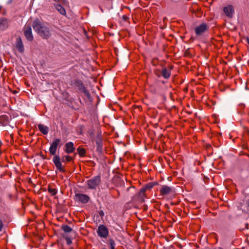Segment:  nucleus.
<instances>
[{
  "label": "nucleus",
  "instance_id": "1",
  "mask_svg": "<svg viewBox=\"0 0 249 249\" xmlns=\"http://www.w3.org/2000/svg\"><path fill=\"white\" fill-rule=\"evenodd\" d=\"M62 144L60 139H54L51 144L49 148V152L52 155L54 156L53 161L57 169H58L60 172H64L65 169L63 167L60 161V158L59 156L55 155L57 147H60Z\"/></svg>",
  "mask_w": 249,
  "mask_h": 249
},
{
  "label": "nucleus",
  "instance_id": "2",
  "mask_svg": "<svg viewBox=\"0 0 249 249\" xmlns=\"http://www.w3.org/2000/svg\"><path fill=\"white\" fill-rule=\"evenodd\" d=\"M32 26L34 30L43 39H48L51 36L50 28L46 24L41 22L38 19L33 21Z\"/></svg>",
  "mask_w": 249,
  "mask_h": 249
},
{
  "label": "nucleus",
  "instance_id": "3",
  "mask_svg": "<svg viewBox=\"0 0 249 249\" xmlns=\"http://www.w3.org/2000/svg\"><path fill=\"white\" fill-rule=\"evenodd\" d=\"M155 185L154 182H149L143 186L140 190L139 193L134 195L132 198V201L135 202L142 203L147 198V192H150L151 189Z\"/></svg>",
  "mask_w": 249,
  "mask_h": 249
},
{
  "label": "nucleus",
  "instance_id": "4",
  "mask_svg": "<svg viewBox=\"0 0 249 249\" xmlns=\"http://www.w3.org/2000/svg\"><path fill=\"white\" fill-rule=\"evenodd\" d=\"M101 183V176H96L87 181V184L90 189L95 190Z\"/></svg>",
  "mask_w": 249,
  "mask_h": 249
},
{
  "label": "nucleus",
  "instance_id": "5",
  "mask_svg": "<svg viewBox=\"0 0 249 249\" xmlns=\"http://www.w3.org/2000/svg\"><path fill=\"white\" fill-rule=\"evenodd\" d=\"M209 28V27L207 23H202L196 27L194 29V31L197 36H201L206 32L208 31Z\"/></svg>",
  "mask_w": 249,
  "mask_h": 249
},
{
  "label": "nucleus",
  "instance_id": "6",
  "mask_svg": "<svg viewBox=\"0 0 249 249\" xmlns=\"http://www.w3.org/2000/svg\"><path fill=\"white\" fill-rule=\"evenodd\" d=\"M74 199L81 203L86 204L89 201L90 197L87 195L78 193L75 194Z\"/></svg>",
  "mask_w": 249,
  "mask_h": 249
},
{
  "label": "nucleus",
  "instance_id": "7",
  "mask_svg": "<svg viewBox=\"0 0 249 249\" xmlns=\"http://www.w3.org/2000/svg\"><path fill=\"white\" fill-rule=\"evenodd\" d=\"M24 34L26 39L32 41L34 39V37L32 32L31 26L30 25H25L23 28Z\"/></svg>",
  "mask_w": 249,
  "mask_h": 249
},
{
  "label": "nucleus",
  "instance_id": "8",
  "mask_svg": "<svg viewBox=\"0 0 249 249\" xmlns=\"http://www.w3.org/2000/svg\"><path fill=\"white\" fill-rule=\"evenodd\" d=\"M97 232L100 237L103 238H107L108 235V229L104 225H101L98 227Z\"/></svg>",
  "mask_w": 249,
  "mask_h": 249
},
{
  "label": "nucleus",
  "instance_id": "9",
  "mask_svg": "<svg viewBox=\"0 0 249 249\" xmlns=\"http://www.w3.org/2000/svg\"><path fill=\"white\" fill-rule=\"evenodd\" d=\"M175 192L174 188L167 185H162L160 189V194L165 196Z\"/></svg>",
  "mask_w": 249,
  "mask_h": 249
},
{
  "label": "nucleus",
  "instance_id": "10",
  "mask_svg": "<svg viewBox=\"0 0 249 249\" xmlns=\"http://www.w3.org/2000/svg\"><path fill=\"white\" fill-rule=\"evenodd\" d=\"M223 11L226 16L230 18H231L233 17L234 13V8L231 5L224 7Z\"/></svg>",
  "mask_w": 249,
  "mask_h": 249
},
{
  "label": "nucleus",
  "instance_id": "11",
  "mask_svg": "<svg viewBox=\"0 0 249 249\" xmlns=\"http://www.w3.org/2000/svg\"><path fill=\"white\" fill-rule=\"evenodd\" d=\"M16 48L21 53L24 52V48L20 37L18 36L16 39Z\"/></svg>",
  "mask_w": 249,
  "mask_h": 249
},
{
  "label": "nucleus",
  "instance_id": "12",
  "mask_svg": "<svg viewBox=\"0 0 249 249\" xmlns=\"http://www.w3.org/2000/svg\"><path fill=\"white\" fill-rule=\"evenodd\" d=\"M169 68L170 69H167L166 68L164 67L161 71V76L165 79H168L171 76V70L173 68V67L170 66Z\"/></svg>",
  "mask_w": 249,
  "mask_h": 249
},
{
  "label": "nucleus",
  "instance_id": "13",
  "mask_svg": "<svg viewBox=\"0 0 249 249\" xmlns=\"http://www.w3.org/2000/svg\"><path fill=\"white\" fill-rule=\"evenodd\" d=\"M65 151L67 154H70L74 152L75 148L72 142H70L66 143Z\"/></svg>",
  "mask_w": 249,
  "mask_h": 249
},
{
  "label": "nucleus",
  "instance_id": "14",
  "mask_svg": "<svg viewBox=\"0 0 249 249\" xmlns=\"http://www.w3.org/2000/svg\"><path fill=\"white\" fill-rule=\"evenodd\" d=\"M39 130L44 135H47L49 132V128L42 124H39L38 125Z\"/></svg>",
  "mask_w": 249,
  "mask_h": 249
},
{
  "label": "nucleus",
  "instance_id": "15",
  "mask_svg": "<svg viewBox=\"0 0 249 249\" xmlns=\"http://www.w3.org/2000/svg\"><path fill=\"white\" fill-rule=\"evenodd\" d=\"M96 143L97 145V149L98 150H101L102 147L103 142L102 138L100 134L97 135L96 138Z\"/></svg>",
  "mask_w": 249,
  "mask_h": 249
},
{
  "label": "nucleus",
  "instance_id": "16",
  "mask_svg": "<svg viewBox=\"0 0 249 249\" xmlns=\"http://www.w3.org/2000/svg\"><path fill=\"white\" fill-rule=\"evenodd\" d=\"M53 5L60 14L63 16H65L66 15V10L62 6L58 4H54Z\"/></svg>",
  "mask_w": 249,
  "mask_h": 249
},
{
  "label": "nucleus",
  "instance_id": "17",
  "mask_svg": "<svg viewBox=\"0 0 249 249\" xmlns=\"http://www.w3.org/2000/svg\"><path fill=\"white\" fill-rule=\"evenodd\" d=\"M8 27L7 20L5 18L0 19V30H4Z\"/></svg>",
  "mask_w": 249,
  "mask_h": 249
},
{
  "label": "nucleus",
  "instance_id": "18",
  "mask_svg": "<svg viewBox=\"0 0 249 249\" xmlns=\"http://www.w3.org/2000/svg\"><path fill=\"white\" fill-rule=\"evenodd\" d=\"M75 86L77 87L79 90H80L82 92L86 89L83 83L81 80H77L75 81L74 83Z\"/></svg>",
  "mask_w": 249,
  "mask_h": 249
},
{
  "label": "nucleus",
  "instance_id": "19",
  "mask_svg": "<svg viewBox=\"0 0 249 249\" xmlns=\"http://www.w3.org/2000/svg\"><path fill=\"white\" fill-rule=\"evenodd\" d=\"M9 121L8 117L7 115H1L0 116V123L2 125L6 124Z\"/></svg>",
  "mask_w": 249,
  "mask_h": 249
},
{
  "label": "nucleus",
  "instance_id": "20",
  "mask_svg": "<svg viewBox=\"0 0 249 249\" xmlns=\"http://www.w3.org/2000/svg\"><path fill=\"white\" fill-rule=\"evenodd\" d=\"M78 153L80 157H83L85 156L86 154V150L83 148H81L80 147H78L77 149Z\"/></svg>",
  "mask_w": 249,
  "mask_h": 249
},
{
  "label": "nucleus",
  "instance_id": "21",
  "mask_svg": "<svg viewBox=\"0 0 249 249\" xmlns=\"http://www.w3.org/2000/svg\"><path fill=\"white\" fill-rule=\"evenodd\" d=\"M61 229L66 233L70 232L72 231V229L67 225H63Z\"/></svg>",
  "mask_w": 249,
  "mask_h": 249
},
{
  "label": "nucleus",
  "instance_id": "22",
  "mask_svg": "<svg viewBox=\"0 0 249 249\" xmlns=\"http://www.w3.org/2000/svg\"><path fill=\"white\" fill-rule=\"evenodd\" d=\"M61 160L63 162H70L73 160V158L69 155H65L62 157Z\"/></svg>",
  "mask_w": 249,
  "mask_h": 249
},
{
  "label": "nucleus",
  "instance_id": "23",
  "mask_svg": "<svg viewBox=\"0 0 249 249\" xmlns=\"http://www.w3.org/2000/svg\"><path fill=\"white\" fill-rule=\"evenodd\" d=\"M48 191L52 196L55 195L57 193V191L56 189L53 188L51 186L48 187Z\"/></svg>",
  "mask_w": 249,
  "mask_h": 249
},
{
  "label": "nucleus",
  "instance_id": "24",
  "mask_svg": "<svg viewBox=\"0 0 249 249\" xmlns=\"http://www.w3.org/2000/svg\"><path fill=\"white\" fill-rule=\"evenodd\" d=\"M82 92H83L84 93L85 96L87 97V98L89 100H90L91 99L90 94L89 92V91L86 89H85Z\"/></svg>",
  "mask_w": 249,
  "mask_h": 249
},
{
  "label": "nucleus",
  "instance_id": "25",
  "mask_svg": "<svg viewBox=\"0 0 249 249\" xmlns=\"http://www.w3.org/2000/svg\"><path fill=\"white\" fill-rule=\"evenodd\" d=\"M109 245H110V249H115V243L113 239L109 240Z\"/></svg>",
  "mask_w": 249,
  "mask_h": 249
},
{
  "label": "nucleus",
  "instance_id": "26",
  "mask_svg": "<svg viewBox=\"0 0 249 249\" xmlns=\"http://www.w3.org/2000/svg\"><path fill=\"white\" fill-rule=\"evenodd\" d=\"M154 73L155 75L158 77H160L161 75V71L159 69L156 70L154 71Z\"/></svg>",
  "mask_w": 249,
  "mask_h": 249
},
{
  "label": "nucleus",
  "instance_id": "27",
  "mask_svg": "<svg viewBox=\"0 0 249 249\" xmlns=\"http://www.w3.org/2000/svg\"><path fill=\"white\" fill-rule=\"evenodd\" d=\"M65 240L66 241L67 245H70L72 243L70 237H66Z\"/></svg>",
  "mask_w": 249,
  "mask_h": 249
},
{
  "label": "nucleus",
  "instance_id": "28",
  "mask_svg": "<svg viewBox=\"0 0 249 249\" xmlns=\"http://www.w3.org/2000/svg\"><path fill=\"white\" fill-rule=\"evenodd\" d=\"M3 228V223L2 220L0 219V231L2 230Z\"/></svg>",
  "mask_w": 249,
  "mask_h": 249
},
{
  "label": "nucleus",
  "instance_id": "29",
  "mask_svg": "<svg viewBox=\"0 0 249 249\" xmlns=\"http://www.w3.org/2000/svg\"><path fill=\"white\" fill-rule=\"evenodd\" d=\"M99 214L100 216H102L104 215V213L103 212V211H101L100 212H99Z\"/></svg>",
  "mask_w": 249,
  "mask_h": 249
},
{
  "label": "nucleus",
  "instance_id": "30",
  "mask_svg": "<svg viewBox=\"0 0 249 249\" xmlns=\"http://www.w3.org/2000/svg\"><path fill=\"white\" fill-rule=\"evenodd\" d=\"M246 204L247 205L248 209H249V198L247 200Z\"/></svg>",
  "mask_w": 249,
  "mask_h": 249
},
{
  "label": "nucleus",
  "instance_id": "31",
  "mask_svg": "<svg viewBox=\"0 0 249 249\" xmlns=\"http://www.w3.org/2000/svg\"><path fill=\"white\" fill-rule=\"evenodd\" d=\"M63 2L66 5H67L68 3V2L65 0H63Z\"/></svg>",
  "mask_w": 249,
  "mask_h": 249
},
{
  "label": "nucleus",
  "instance_id": "32",
  "mask_svg": "<svg viewBox=\"0 0 249 249\" xmlns=\"http://www.w3.org/2000/svg\"><path fill=\"white\" fill-rule=\"evenodd\" d=\"M247 43L249 44V38L247 37Z\"/></svg>",
  "mask_w": 249,
  "mask_h": 249
},
{
  "label": "nucleus",
  "instance_id": "33",
  "mask_svg": "<svg viewBox=\"0 0 249 249\" xmlns=\"http://www.w3.org/2000/svg\"><path fill=\"white\" fill-rule=\"evenodd\" d=\"M130 189V188H127V190H129Z\"/></svg>",
  "mask_w": 249,
  "mask_h": 249
}]
</instances>
